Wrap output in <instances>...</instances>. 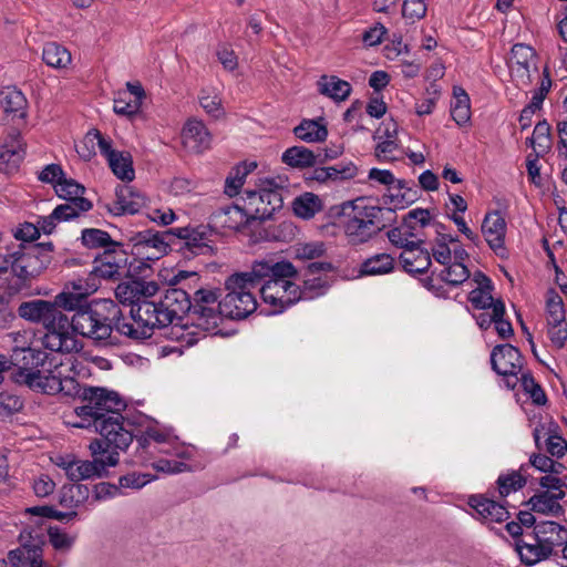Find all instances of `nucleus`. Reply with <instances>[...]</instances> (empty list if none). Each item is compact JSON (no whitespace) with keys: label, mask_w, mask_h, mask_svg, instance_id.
<instances>
[{"label":"nucleus","mask_w":567,"mask_h":567,"mask_svg":"<svg viewBox=\"0 0 567 567\" xmlns=\"http://www.w3.org/2000/svg\"><path fill=\"white\" fill-rule=\"evenodd\" d=\"M68 364L73 375H68L62 386L50 388V391H59L83 403L73 411L75 420L68 423L78 429H93L100 433V440L125 451L133 441L131 424L121 414L126 408L125 401L117 392L106 388L81 385L75 377L85 375L86 368L75 358H68Z\"/></svg>","instance_id":"1"},{"label":"nucleus","mask_w":567,"mask_h":567,"mask_svg":"<svg viewBox=\"0 0 567 567\" xmlns=\"http://www.w3.org/2000/svg\"><path fill=\"white\" fill-rule=\"evenodd\" d=\"M62 310L55 297L53 302L42 299L22 302L18 313L23 319L43 324L45 333L42 344L45 349L60 353L79 351L82 344L70 332V319Z\"/></svg>","instance_id":"2"},{"label":"nucleus","mask_w":567,"mask_h":567,"mask_svg":"<svg viewBox=\"0 0 567 567\" xmlns=\"http://www.w3.org/2000/svg\"><path fill=\"white\" fill-rule=\"evenodd\" d=\"M74 311L70 320V332L87 338L96 344H107L113 330H117V326L123 322L121 308L111 299L93 300Z\"/></svg>","instance_id":"3"},{"label":"nucleus","mask_w":567,"mask_h":567,"mask_svg":"<svg viewBox=\"0 0 567 567\" xmlns=\"http://www.w3.org/2000/svg\"><path fill=\"white\" fill-rule=\"evenodd\" d=\"M48 359L45 352L31 348H17L12 353L13 365H17L19 370L18 380L30 389L53 395L59 393V391H50L53 382L55 386H62L68 377L63 375L60 367H69V364L68 361L60 362V364H54V369H51L52 362H48Z\"/></svg>","instance_id":"4"},{"label":"nucleus","mask_w":567,"mask_h":567,"mask_svg":"<svg viewBox=\"0 0 567 567\" xmlns=\"http://www.w3.org/2000/svg\"><path fill=\"white\" fill-rule=\"evenodd\" d=\"M385 210L378 206H367L362 199L348 203L343 207L341 221L344 235L352 245L364 244L385 227L382 220ZM391 214V209H386Z\"/></svg>","instance_id":"5"},{"label":"nucleus","mask_w":567,"mask_h":567,"mask_svg":"<svg viewBox=\"0 0 567 567\" xmlns=\"http://www.w3.org/2000/svg\"><path fill=\"white\" fill-rule=\"evenodd\" d=\"M162 301L154 302L145 298L130 310V319L123 317V322L117 326V331L136 341L150 339L155 330H162L171 326L165 318Z\"/></svg>","instance_id":"6"},{"label":"nucleus","mask_w":567,"mask_h":567,"mask_svg":"<svg viewBox=\"0 0 567 567\" xmlns=\"http://www.w3.org/2000/svg\"><path fill=\"white\" fill-rule=\"evenodd\" d=\"M53 245L20 244L17 249L4 257V264L19 282V288L39 276L52 260Z\"/></svg>","instance_id":"7"},{"label":"nucleus","mask_w":567,"mask_h":567,"mask_svg":"<svg viewBox=\"0 0 567 567\" xmlns=\"http://www.w3.org/2000/svg\"><path fill=\"white\" fill-rule=\"evenodd\" d=\"M226 296L219 301L224 317L245 319L257 309L256 287L245 271L230 275L225 281Z\"/></svg>","instance_id":"8"},{"label":"nucleus","mask_w":567,"mask_h":567,"mask_svg":"<svg viewBox=\"0 0 567 567\" xmlns=\"http://www.w3.org/2000/svg\"><path fill=\"white\" fill-rule=\"evenodd\" d=\"M93 461H76L74 466L69 468L70 481L80 482L94 477H102L106 468L115 466L118 462V451L107 441L96 439L89 445Z\"/></svg>","instance_id":"9"},{"label":"nucleus","mask_w":567,"mask_h":567,"mask_svg":"<svg viewBox=\"0 0 567 567\" xmlns=\"http://www.w3.org/2000/svg\"><path fill=\"white\" fill-rule=\"evenodd\" d=\"M219 293L213 289H198L192 297V326L203 332L217 334L224 315L219 308Z\"/></svg>","instance_id":"10"},{"label":"nucleus","mask_w":567,"mask_h":567,"mask_svg":"<svg viewBox=\"0 0 567 567\" xmlns=\"http://www.w3.org/2000/svg\"><path fill=\"white\" fill-rule=\"evenodd\" d=\"M251 279L256 289L262 285L272 284L279 278L299 277L296 267L288 260L276 256H268L252 261L249 270L245 271Z\"/></svg>","instance_id":"11"},{"label":"nucleus","mask_w":567,"mask_h":567,"mask_svg":"<svg viewBox=\"0 0 567 567\" xmlns=\"http://www.w3.org/2000/svg\"><path fill=\"white\" fill-rule=\"evenodd\" d=\"M297 280L298 277L279 278L258 289L262 301L272 308L274 313L282 312L300 300V286Z\"/></svg>","instance_id":"12"},{"label":"nucleus","mask_w":567,"mask_h":567,"mask_svg":"<svg viewBox=\"0 0 567 567\" xmlns=\"http://www.w3.org/2000/svg\"><path fill=\"white\" fill-rule=\"evenodd\" d=\"M523 357L512 344H498L491 353L493 370L506 378L507 388L514 390L518 383V374L523 370Z\"/></svg>","instance_id":"13"},{"label":"nucleus","mask_w":567,"mask_h":567,"mask_svg":"<svg viewBox=\"0 0 567 567\" xmlns=\"http://www.w3.org/2000/svg\"><path fill=\"white\" fill-rule=\"evenodd\" d=\"M174 228L165 231L151 229L137 231L131 238L136 254L144 255L148 260H157L164 256L174 241Z\"/></svg>","instance_id":"14"},{"label":"nucleus","mask_w":567,"mask_h":567,"mask_svg":"<svg viewBox=\"0 0 567 567\" xmlns=\"http://www.w3.org/2000/svg\"><path fill=\"white\" fill-rule=\"evenodd\" d=\"M507 64L516 85L528 86L532 83V73L537 71L536 51L530 45L516 43L512 47Z\"/></svg>","instance_id":"15"},{"label":"nucleus","mask_w":567,"mask_h":567,"mask_svg":"<svg viewBox=\"0 0 567 567\" xmlns=\"http://www.w3.org/2000/svg\"><path fill=\"white\" fill-rule=\"evenodd\" d=\"M20 546L8 554L13 567H49L43 560L42 540L23 530L20 534Z\"/></svg>","instance_id":"16"},{"label":"nucleus","mask_w":567,"mask_h":567,"mask_svg":"<svg viewBox=\"0 0 567 567\" xmlns=\"http://www.w3.org/2000/svg\"><path fill=\"white\" fill-rule=\"evenodd\" d=\"M66 290L56 295V303L64 310L74 311L84 308L83 302L99 288L95 277H79L66 285Z\"/></svg>","instance_id":"17"},{"label":"nucleus","mask_w":567,"mask_h":567,"mask_svg":"<svg viewBox=\"0 0 567 567\" xmlns=\"http://www.w3.org/2000/svg\"><path fill=\"white\" fill-rule=\"evenodd\" d=\"M481 229L485 241L495 255L499 258H507L508 250L505 246L507 224L501 212L486 213Z\"/></svg>","instance_id":"18"},{"label":"nucleus","mask_w":567,"mask_h":567,"mask_svg":"<svg viewBox=\"0 0 567 567\" xmlns=\"http://www.w3.org/2000/svg\"><path fill=\"white\" fill-rule=\"evenodd\" d=\"M25 156V143L17 128H10L0 137V169L12 173L18 169Z\"/></svg>","instance_id":"19"},{"label":"nucleus","mask_w":567,"mask_h":567,"mask_svg":"<svg viewBox=\"0 0 567 567\" xmlns=\"http://www.w3.org/2000/svg\"><path fill=\"white\" fill-rule=\"evenodd\" d=\"M434 277V271L431 276L422 280L423 286L433 292L436 297H446L445 289L441 282L450 286L457 287L470 278L467 267L462 262H450Z\"/></svg>","instance_id":"20"},{"label":"nucleus","mask_w":567,"mask_h":567,"mask_svg":"<svg viewBox=\"0 0 567 567\" xmlns=\"http://www.w3.org/2000/svg\"><path fill=\"white\" fill-rule=\"evenodd\" d=\"M251 224L245 209L238 205H225L214 210L209 217L208 226L217 231H239Z\"/></svg>","instance_id":"21"},{"label":"nucleus","mask_w":567,"mask_h":567,"mask_svg":"<svg viewBox=\"0 0 567 567\" xmlns=\"http://www.w3.org/2000/svg\"><path fill=\"white\" fill-rule=\"evenodd\" d=\"M158 291V285L154 281L132 279L120 282L115 288V297L123 305H130L131 308L145 298H151Z\"/></svg>","instance_id":"22"},{"label":"nucleus","mask_w":567,"mask_h":567,"mask_svg":"<svg viewBox=\"0 0 567 567\" xmlns=\"http://www.w3.org/2000/svg\"><path fill=\"white\" fill-rule=\"evenodd\" d=\"M174 239L183 240L181 249H186L192 255H206L212 251V239L208 227H177L174 228Z\"/></svg>","instance_id":"23"},{"label":"nucleus","mask_w":567,"mask_h":567,"mask_svg":"<svg viewBox=\"0 0 567 567\" xmlns=\"http://www.w3.org/2000/svg\"><path fill=\"white\" fill-rule=\"evenodd\" d=\"M101 154L107 161V164L113 174L126 182H131L135 177L133 168L132 155L128 152H121L113 148L112 140H102Z\"/></svg>","instance_id":"24"},{"label":"nucleus","mask_w":567,"mask_h":567,"mask_svg":"<svg viewBox=\"0 0 567 567\" xmlns=\"http://www.w3.org/2000/svg\"><path fill=\"white\" fill-rule=\"evenodd\" d=\"M467 504L475 513L473 516L484 523H503L509 518L504 505L483 495L470 496Z\"/></svg>","instance_id":"25"},{"label":"nucleus","mask_w":567,"mask_h":567,"mask_svg":"<svg viewBox=\"0 0 567 567\" xmlns=\"http://www.w3.org/2000/svg\"><path fill=\"white\" fill-rule=\"evenodd\" d=\"M161 301L165 318L169 319L171 324L179 321L186 313L190 317L192 297L183 288L168 289Z\"/></svg>","instance_id":"26"},{"label":"nucleus","mask_w":567,"mask_h":567,"mask_svg":"<svg viewBox=\"0 0 567 567\" xmlns=\"http://www.w3.org/2000/svg\"><path fill=\"white\" fill-rule=\"evenodd\" d=\"M125 261L126 259L120 247H111L95 258L93 272L104 279L118 278L122 275Z\"/></svg>","instance_id":"27"},{"label":"nucleus","mask_w":567,"mask_h":567,"mask_svg":"<svg viewBox=\"0 0 567 567\" xmlns=\"http://www.w3.org/2000/svg\"><path fill=\"white\" fill-rule=\"evenodd\" d=\"M536 540L546 547L547 553L553 555L557 547L567 543V528L556 522H540L533 530Z\"/></svg>","instance_id":"28"},{"label":"nucleus","mask_w":567,"mask_h":567,"mask_svg":"<svg viewBox=\"0 0 567 567\" xmlns=\"http://www.w3.org/2000/svg\"><path fill=\"white\" fill-rule=\"evenodd\" d=\"M182 138L184 146L195 153L209 148L212 135L202 121L189 120L183 127Z\"/></svg>","instance_id":"29"},{"label":"nucleus","mask_w":567,"mask_h":567,"mask_svg":"<svg viewBox=\"0 0 567 567\" xmlns=\"http://www.w3.org/2000/svg\"><path fill=\"white\" fill-rule=\"evenodd\" d=\"M524 537V539H516L514 543L515 550L523 564L532 566L550 556L546 547L536 540L533 532L525 534Z\"/></svg>","instance_id":"30"},{"label":"nucleus","mask_w":567,"mask_h":567,"mask_svg":"<svg viewBox=\"0 0 567 567\" xmlns=\"http://www.w3.org/2000/svg\"><path fill=\"white\" fill-rule=\"evenodd\" d=\"M143 205L142 197L134 193L130 186H120L115 192V199L107 206L114 216L136 214Z\"/></svg>","instance_id":"31"},{"label":"nucleus","mask_w":567,"mask_h":567,"mask_svg":"<svg viewBox=\"0 0 567 567\" xmlns=\"http://www.w3.org/2000/svg\"><path fill=\"white\" fill-rule=\"evenodd\" d=\"M533 436L537 449L542 450L544 443L546 452L551 456L559 458L567 452V441L550 427L540 424L534 429Z\"/></svg>","instance_id":"32"},{"label":"nucleus","mask_w":567,"mask_h":567,"mask_svg":"<svg viewBox=\"0 0 567 567\" xmlns=\"http://www.w3.org/2000/svg\"><path fill=\"white\" fill-rule=\"evenodd\" d=\"M400 261L403 269L409 274H424L432 264L429 251L422 249L421 245H414L403 250L400 255Z\"/></svg>","instance_id":"33"},{"label":"nucleus","mask_w":567,"mask_h":567,"mask_svg":"<svg viewBox=\"0 0 567 567\" xmlns=\"http://www.w3.org/2000/svg\"><path fill=\"white\" fill-rule=\"evenodd\" d=\"M1 107L12 118L25 120L28 101L24 94L17 87H6L0 92Z\"/></svg>","instance_id":"34"},{"label":"nucleus","mask_w":567,"mask_h":567,"mask_svg":"<svg viewBox=\"0 0 567 567\" xmlns=\"http://www.w3.org/2000/svg\"><path fill=\"white\" fill-rule=\"evenodd\" d=\"M565 495V492H539L529 498L528 505L533 512L559 516L563 513V506L559 504V501L563 499Z\"/></svg>","instance_id":"35"},{"label":"nucleus","mask_w":567,"mask_h":567,"mask_svg":"<svg viewBox=\"0 0 567 567\" xmlns=\"http://www.w3.org/2000/svg\"><path fill=\"white\" fill-rule=\"evenodd\" d=\"M243 200V208L247 217H249L250 224L271 218L265 203L261 186H258L257 190H245Z\"/></svg>","instance_id":"36"},{"label":"nucleus","mask_w":567,"mask_h":567,"mask_svg":"<svg viewBox=\"0 0 567 567\" xmlns=\"http://www.w3.org/2000/svg\"><path fill=\"white\" fill-rule=\"evenodd\" d=\"M293 134L306 143H321L328 137V128L322 117L305 118L293 128Z\"/></svg>","instance_id":"37"},{"label":"nucleus","mask_w":567,"mask_h":567,"mask_svg":"<svg viewBox=\"0 0 567 567\" xmlns=\"http://www.w3.org/2000/svg\"><path fill=\"white\" fill-rule=\"evenodd\" d=\"M395 259L386 252L375 254L363 260L359 267V275L382 276L394 270Z\"/></svg>","instance_id":"38"},{"label":"nucleus","mask_w":567,"mask_h":567,"mask_svg":"<svg viewBox=\"0 0 567 567\" xmlns=\"http://www.w3.org/2000/svg\"><path fill=\"white\" fill-rule=\"evenodd\" d=\"M318 91L333 101H344L351 93L349 82L336 75H322L318 80Z\"/></svg>","instance_id":"39"},{"label":"nucleus","mask_w":567,"mask_h":567,"mask_svg":"<svg viewBox=\"0 0 567 567\" xmlns=\"http://www.w3.org/2000/svg\"><path fill=\"white\" fill-rule=\"evenodd\" d=\"M320 155L305 146H292L282 153L281 161L290 167L306 168L318 164Z\"/></svg>","instance_id":"40"},{"label":"nucleus","mask_w":567,"mask_h":567,"mask_svg":"<svg viewBox=\"0 0 567 567\" xmlns=\"http://www.w3.org/2000/svg\"><path fill=\"white\" fill-rule=\"evenodd\" d=\"M286 185V179L277 178H260L258 186H261L266 206L269 210L270 217L277 209L282 207V197L279 189Z\"/></svg>","instance_id":"41"},{"label":"nucleus","mask_w":567,"mask_h":567,"mask_svg":"<svg viewBox=\"0 0 567 567\" xmlns=\"http://www.w3.org/2000/svg\"><path fill=\"white\" fill-rule=\"evenodd\" d=\"M389 240L406 250L409 247L414 245H422L424 240L419 237V233L415 231V226L410 225L405 219L403 223L388 233Z\"/></svg>","instance_id":"42"},{"label":"nucleus","mask_w":567,"mask_h":567,"mask_svg":"<svg viewBox=\"0 0 567 567\" xmlns=\"http://www.w3.org/2000/svg\"><path fill=\"white\" fill-rule=\"evenodd\" d=\"M89 487L82 484L64 485L60 489L59 504L70 511L83 505L89 498Z\"/></svg>","instance_id":"43"},{"label":"nucleus","mask_w":567,"mask_h":567,"mask_svg":"<svg viewBox=\"0 0 567 567\" xmlns=\"http://www.w3.org/2000/svg\"><path fill=\"white\" fill-rule=\"evenodd\" d=\"M451 116L458 126L467 124L471 120L470 96L462 87L455 86L453 90Z\"/></svg>","instance_id":"44"},{"label":"nucleus","mask_w":567,"mask_h":567,"mask_svg":"<svg viewBox=\"0 0 567 567\" xmlns=\"http://www.w3.org/2000/svg\"><path fill=\"white\" fill-rule=\"evenodd\" d=\"M42 60L48 66L63 69L71 63L72 58L65 47L56 42H49L43 47Z\"/></svg>","instance_id":"45"},{"label":"nucleus","mask_w":567,"mask_h":567,"mask_svg":"<svg viewBox=\"0 0 567 567\" xmlns=\"http://www.w3.org/2000/svg\"><path fill=\"white\" fill-rule=\"evenodd\" d=\"M92 208V203L86 198H76L74 200H65L64 204L58 205L53 209V217L59 221H69L86 213Z\"/></svg>","instance_id":"46"},{"label":"nucleus","mask_w":567,"mask_h":567,"mask_svg":"<svg viewBox=\"0 0 567 567\" xmlns=\"http://www.w3.org/2000/svg\"><path fill=\"white\" fill-rule=\"evenodd\" d=\"M81 240L84 247L89 249L103 248L107 250L111 247H120L121 245L114 241L110 234L105 230L97 228H85L82 230Z\"/></svg>","instance_id":"47"},{"label":"nucleus","mask_w":567,"mask_h":567,"mask_svg":"<svg viewBox=\"0 0 567 567\" xmlns=\"http://www.w3.org/2000/svg\"><path fill=\"white\" fill-rule=\"evenodd\" d=\"M292 208L296 216L310 219L322 209V202L318 195L305 193L293 200Z\"/></svg>","instance_id":"48"},{"label":"nucleus","mask_w":567,"mask_h":567,"mask_svg":"<svg viewBox=\"0 0 567 567\" xmlns=\"http://www.w3.org/2000/svg\"><path fill=\"white\" fill-rule=\"evenodd\" d=\"M102 140H111L110 137L104 136L99 130L93 128L89 131L84 138L75 145L76 153L84 161H90L95 154V145L99 146L101 151V142Z\"/></svg>","instance_id":"49"},{"label":"nucleus","mask_w":567,"mask_h":567,"mask_svg":"<svg viewBox=\"0 0 567 567\" xmlns=\"http://www.w3.org/2000/svg\"><path fill=\"white\" fill-rule=\"evenodd\" d=\"M523 470L524 466H522L519 471H513L498 476L496 484L502 497H506L511 493L517 492L525 486L526 478L522 475Z\"/></svg>","instance_id":"50"},{"label":"nucleus","mask_w":567,"mask_h":567,"mask_svg":"<svg viewBox=\"0 0 567 567\" xmlns=\"http://www.w3.org/2000/svg\"><path fill=\"white\" fill-rule=\"evenodd\" d=\"M198 99L200 106L209 116L214 118L224 116L225 112L221 106V99L215 89H203Z\"/></svg>","instance_id":"51"},{"label":"nucleus","mask_w":567,"mask_h":567,"mask_svg":"<svg viewBox=\"0 0 567 567\" xmlns=\"http://www.w3.org/2000/svg\"><path fill=\"white\" fill-rule=\"evenodd\" d=\"M532 147L537 155L547 153L551 147L550 126L544 121L536 124L533 136L529 138Z\"/></svg>","instance_id":"52"},{"label":"nucleus","mask_w":567,"mask_h":567,"mask_svg":"<svg viewBox=\"0 0 567 567\" xmlns=\"http://www.w3.org/2000/svg\"><path fill=\"white\" fill-rule=\"evenodd\" d=\"M391 198L395 206L409 205L415 200L416 192L412 188L409 182L404 179H396L390 188Z\"/></svg>","instance_id":"53"},{"label":"nucleus","mask_w":567,"mask_h":567,"mask_svg":"<svg viewBox=\"0 0 567 567\" xmlns=\"http://www.w3.org/2000/svg\"><path fill=\"white\" fill-rule=\"evenodd\" d=\"M547 323H559L566 321L563 298L555 290H550L546 298Z\"/></svg>","instance_id":"54"},{"label":"nucleus","mask_w":567,"mask_h":567,"mask_svg":"<svg viewBox=\"0 0 567 567\" xmlns=\"http://www.w3.org/2000/svg\"><path fill=\"white\" fill-rule=\"evenodd\" d=\"M518 382H520L523 391L530 396L535 404H545L547 400L546 394L529 372L522 371L520 377L518 378Z\"/></svg>","instance_id":"55"},{"label":"nucleus","mask_w":567,"mask_h":567,"mask_svg":"<svg viewBox=\"0 0 567 567\" xmlns=\"http://www.w3.org/2000/svg\"><path fill=\"white\" fill-rule=\"evenodd\" d=\"M55 193L59 197L65 200H74L76 198H84L83 194L85 188L72 178H63L54 185Z\"/></svg>","instance_id":"56"},{"label":"nucleus","mask_w":567,"mask_h":567,"mask_svg":"<svg viewBox=\"0 0 567 567\" xmlns=\"http://www.w3.org/2000/svg\"><path fill=\"white\" fill-rule=\"evenodd\" d=\"M140 101L132 100L127 97V93H118L117 97L114 99L113 111L117 115L126 116L128 118H133L141 111Z\"/></svg>","instance_id":"57"},{"label":"nucleus","mask_w":567,"mask_h":567,"mask_svg":"<svg viewBox=\"0 0 567 567\" xmlns=\"http://www.w3.org/2000/svg\"><path fill=\"white\" fill-rule=\"evenodd\" d=\"M327 281L321 277H313L303 280L300 287V300H311L324 295L327 291Z\"/></svg>","instance_id":"58"},{"label":"nucleus","mask_w":567,"mask_h":567,"mask_svg":"<svg viewBox=\"0 0 567 567\" xmlns=\"http://www.w3.org/2000/svg\"><path fill=\"white\" fill-rule=\"evenodd\" d=\"M48 536L50 544L58 551H69L75 543V536L69 535L58 526L50 527Z\"/></svg>","instance_id":"59"},{"label":"nucleus","mask_w":567,"mask_h":567,"mask_svg":"<svg viewBox=\"0 0 567 567\" xmlns=\"http://www.w3.org/2000/svg\"><path fill=\"white\" fill-rule=\"evenodd\" d=\"M493 288L476 287L468 293V301L476 309L485 310L492 308L494 310V303L496 302L492 297Z\"/></svg>","instance_id":"60"},{"label":"nucleus","mask_w":567,"mask_h":567,"mask_svg":"<svg viewBox=\"0 0 567 567\" xmlns=\"http://www.w3.org/2000/svg\"><path fill=\"white\" fill-rule=\"evenodd\" d=\"M169 434L156 425H151L145 429L141 437L137 440L138 449L145 451L151 447V441L157 444L166 443Z\"/></svg>","instance_id":"61"},{"label":"nucleus","mask_w":567,"mask_h":567,"mask_svg":"<svg viewBox=\"0 0 567 567\" xmlns=\"http://www.w3.org/2000/svg\"><path fill=\"white\" fill-rule=\"evenodd\" d=\"M425 0H404L402 4V16L410 22H415L423 19L426 14Z\"/></svg>","instance_id":"62"},{"label":"nucleus","mask_w":567,"mask_h":567,"mask_svg":"<svg viewBox=\"0 0 567 567\" xmlns=\"http://www.w3.org/2000/svg\"><path fill=\"white\" fill-rule=\"evenodd\" d=\"M494 311H495V329L498 333V336L503 339L509 338L513 336L514 330L512 327V323L508 320L504 319L505 315V305L502 300H496L494 303Z\"/></svg>","instance_id":"63"},{"label":"nucleus","mask_w":567,"mask_h":567,"mask_svg":"<svg viewBox=\"0 0 567 567\" xmlns=\"http://www.w3.org/2000/svg\"><path fill=\"white\" fill-rule=\"evenodd\" d=\"M547 336L553 347L563 349L567 341V321L547 323Z\"/></svg>","instance_id":"64"}]
</instances>
